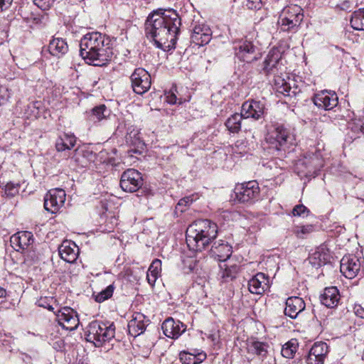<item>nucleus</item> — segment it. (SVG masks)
Here are the masks:
<instances>
[{"instance_id": "1", "label": "nucleus", "mask_w": 364, "mask_h": 364, "mask_svg": "<svg viewBox=\"0 0 364 364\" xmlns=\"http://www.w3.org/2000/svg\"><path fill=\"white\" fill-rule=\"evenodd\" d=\"M181 20L173 9H158L151 12L144 23L145 33L156 46L164 51L174 49Z\"/></svg>"}, {"instance_id": "2", "label": "nucleus", "mask_w": 364, "mask_h": 364, "mask_svg": "<svg viewBox=\"0 0 364 364\" xmlns=\"http://www.w3.org/2000/svg\"><path fill=\"white\" fill-rule=\"evenodd\" d=\"M80 53L88 64L102 66L111 60L114 55L112 41L100 32L88 33L80 40Z\"/></svg>"}, {"instance_id": "3", "label": "nucleus", "mask_w": 364, "mask_h": 364, "mask_svg": "<svg viewBox=\"0 0 364 364\" xmlns=\"http://www.w3.org/2000/svg\"><path fill=\"white\" fill-rule=\"evenodd\" d=\"M218 235V225L210 220H198L191 224L186 234L188 247L193 251H202Z\"/></svg>"}, {"instance_id": "4", "label": "nucleus", "mask_w": 364, "mask_h": 364, "mask_svg": "<svg viewBox=\"0 0 364 364\" xmlns=\"http://www.w3.org/2000/svg\"><path fill=\"white\" fill-rule=\"evenodd\" d=\"M295 135L291 129L279 124L272 125L266 136L267 149L272 154L277 152L278 156H282V151L295 144Z\"/></svg>"}, {"instance_id": "5", "label": "nucleus", "mask_w": 364, "mask_h": 364, "mask_svg": "<svg viewBox=\"0 0 364 364\" xmlns=\"http://www.w3.org/2000/svg\"><path fill=\"white\" fill-rule=\"evenodd\" d=\"M115 326L113 323H105L95 321L91 322L85 333L86 340L100 347L114 337Z\"/></svg>"}, {"instance_id": "6", "label": "nucleus", "mask_w": 364, "mask_h": 364, "mask_svg": "<svg viewBox=\"0 0 364 364\" xmlns=\"http://www.w3.org/2000/svg\"><path fill=\"white\" fill-rule=\"evenodd\" d=\"M323 166V160L319 150L309 151L298 159L294 165V171L302 176H310Z\"/></svg>"}, {"instance_id": "7", "label": "nucleus", "mask_w": 364, "mask_h": 364, "mask_svg": "<svg viewBox=\"0 0 364 364\" xmlns=\"http://www.w3.org/2000/svg\"><path fill=\"white\" fill-rule=\"evenodd\" d=\"M303 9L297 5H291L282 11L278 23L283 31L296 33L303 21Z\"/></svg>"}, {"instance_id": "8", "label": "nucleus", "mask_w": 364, "mask_h": 364, "mask_svg": "<svg viewBox=\"0 0 364 364\" xmlns=\"http://www.w3.org/2000/svg\"><path fill=\"white\" fill-rule=\"evenodd\" d=\"M235 55L240 60L251 63L261 58L259 48L247 38L235 40L233 43Z\"/></svg>"}, {"instance_id": "9", "label": "nucleus", "mask_w": 364, "mask_h": 364, "mask_svg": "<svg viewBox=\"0 0 364 364\" xmlns=\"http://www.w3.org/2000/svg\"><path fill=\"white\" fill-rule=\"evenodd\" d=\"M235 199L240 203H254L259 198L260 188L256 181L237 184L234 189Z\"/></svg>"}, {"instance_id": "10", "label": "nucleus", "mask_w": 364, "mask_h": 364, "mask_svg": "<svg viewBox=\"0 0 364 364\" xmlns=\"http://www.w3.org/2000/svg\"><path fill=\"white\" fill-rule=\"evenodd\" d=\"M12 247L17 252H21L28 257L34 256L33 252V245L34 242L33 235L29 231H21L13 235L10 238Z\"/></svg>"}, {"instance_id": "11", "label": "nucleus", "mask_w": 364, "mask_h": 364, "mask_svg": "<svg viewBox=\"0 0 364 364\" xmlns=\"http://www.w3.org/2000/svg\"><path fill=\"white\" fill-rule=\"evenodd\" d=\"M191 43L198 46L208 44L212 38V31L203 21H193L190 26Z\"/></svg>"}, {"instance_id": "12", "label": "nucleus", "mask_w": 364, "mask_h": 364, "mask_svg": "<svg viewBox=\"0 0 364 364\" xmlns=\"http://www.w3.org/2000/svg\"><path fill=\"white\" fill-rule=\"evenodd\" d=\"M131 86L137 95H143L151 87L150 74L142 68H136L130 76Z\"/></svg>"}, {"instance_id": "13", "label": "nucleus", "mask_w": 364, "mask_h": 364, "mask_svg": "<svg viewBox=\"0 0 364 364\" xmlns=\"http://www.w3.org/2000/svg\"><path fill=\"white\" fill-rule=\"evenodd\" d=\"M143 185L141 173L134 168H129L121 176L120 187L124 191L133 193Z\"/></svg>"}, {"instance_id": "14", "label": "nucleus", "mask_w": 364, "mask_h": 364, "mask_svg": "<svg viewBox=\"0 0 364 364\" xmlns=\"http://www.w3.org/2000/svg\"><path fill=\"white\" fill-rule=\"evenodd\" d=\"M55 316L58 324L68 331L75 330L80 323L77 313L68 306L59 309Z\"/></svg>"}, {"instance_id": "15", "label": "nucleus", "mask_w": 364, "mask_h": 364, "mask_svg": "<svg viewBox=\"0 0 364 364\" xmlns=\"http://www.w3.org/2000/svg\"><path fill=\"white\" fill-rule=\"evenodd\" d=\"M65 191L61 188L50 190L44 198V208L51 213H57L65 201Z\"/></svg>"}, {"instance_id": "16", "label": "nucleus", "mask_w": 364, "mask_h": 364, "mask_svg": "<svg viewBox=\"0 0 364 364\" xmlns=\"http://www.w3.org/2000/svg\"><path fill=\"white\" fill-rule=\"evenodd\" d=\"M312 100L318 108L331 110L337 106L338 97L335 92L324 90L316 93Z\"/></svg>"}, {"instance_id": "17", "label": "nucleus", "mask_w": 364, "mask_h": 364, "mask_svg": "<svg viewBox=\"0 0 364 364\" xmlns=\"http://www.w3.org/2000/svg\"><path fill=\"white\" fill-rule=\"evenodd\" d=\"M282 54L279 48H272L263 62L262 71L266 75H276L282 67Z\"/></svg>"}, {"instance_id": "18", "label": "nucleus", "mask_w": 364, "mask_h": 364, "mask_svg": "<svg viewBox=\"0 0 364 364\" xmlns=\"http://www.w3.org/2000/svg\"><path fill=\"white\" fill-rule=\"evenodd\" d=\"M361 261L355 255H346L341 260V272L348 279L355 277L360 270Z\"/></svg>"}, {"instance_id": "19", "label": "nucleus", "mask_w": 364, "mask_h": 364, "mask_svg": "<svg viewBox=\"0 0 364 364\" xmlns=\"http://www.w3.org/2000/svg\"><path fill=\"white\" fill-rule=\"evenodd\" d=\"M264 105L260 101L245 102L241 108V114L244 119L252 118L258 120L264 115Z\"/></svg>"}, {"instance_id": "20", "label": "nucleus", "mask_w": 364, "mask_h": 364, "mask_svg": "<svg viewBox=\"0 0 364 364\" xmlns=\"http://www.w3.org/2000/svg\"><path fill=\"white\" fill-rule=\"evenodd\" d=\"M232 253V246L223 240L214 241L210 251V256L220 262H225Z\"/></svg>"}, {"instance_id": "21", "label": "nucleus", "mask_w": 364, "mask_h": 364, "mask_svg": "<svg viewBox=\"0 0 364 364\" xmlns=\"http://www.w3.org/2000/svg\"><path fill=\"white\" fill-rule=\"evenodd\" d=\"M161 329L166 337L176 339L186 331V326L180 321L169 317L163 322Z\"/></svg>"}, {"instance_id": "22", "label": "nucleus", "mask_w": 364, "mask_h": 364, "mask_svg": "<svg viewBox=\"0 0 364 364\" xmlns=\"http://www.w3.org/2000/svg\"><path fill=\"white\" fill-rule=\"evenodd\" d=\"M58 253L62 259L68 263H73L79 255V248L75 242L64 240L58 247Z\"/></svg>"}, {"instance_id": "23", "label": "nucleus", "mask_w": 364, "mask_h": 364, "mask_svg": "<svg viewBox=\"0 0 364 364\" xmlns=\"http://www.w3.org/2000/svg\"><path fill=\"white\" fill-rule=\"evenodd\" d=\"M269 287V278L264 273L256 274L248 282V289L252 294H262Z\"/></svg>"}, {"instance_id": "24", "label": "nucleus", "mask_w": 364, "mask_h": 364, "mask_svg": "<svg viewBox=\"0 0 364 364\" xmlns=\"http://www.w3.org/2000/svg\"><path fill=\"white\" fill-rule=\"evenodd\" d=\"M148 321L149 320L145 321V316L143 314L135 312L128 323L129 333L133 337L141 335L146 330Z\"/></svg>"}, {"instance_id": "25", "label": "nucleus", "mask_w": 364, "mask_h": 364, "mask_svg": "<svg viewBox=\"0 0 364 364\" xmlns=\"http://www.w3.org/2000/svg\"><path fill=\"white\" fill-rule=\"evenodd\" d=\"M305 302L299 296L289 297L286 301L284 314L291 318H296L305 309Z\"/></svg>"}, {"instance_id": "26", "label": "nucleus", "mask_w": 364, "mask_h": 364, "mask_svg": "<svg viewBox=\"0 0 364 364\" xmlns=\"http://www.w3.org/2000/svg\"><path fill=\"white\" fill-rule=\"evenodd\" d=\"M320 300L321 304L328 308L337 306L340 301L338 289L336 287H326L321 295Z\"/></svg>"}, {"instance_id": "27", "label": "nucleus", "mask_w": 364, "mask_h": 364, "mask_svg": "<svg viewBox=\"0 0 364 364\" xmlns=\"http://www.w3.org/2000/svg\"><path fill=\"white\" fill-rule=\"evenodd\" d=\"M111 113L105 105H100L92 108L87 113V119L93 124H100L107 119Z\"/></svg>"}, {"instance_id": "28", "label": "nucleus", "mask_w": 364, "mask_h": 364, "mask_svg": "<svg viewBox=\"0 0 364 364\" xmlns=\"http://www.w3.org/2000/svg\"><path fill=\"white\" fill-rule=\"evenodd\" d=\"M330 255L325 247L321 246L309 257V263L315 267H321L329 262Z\"/></svg>"}, {"instance_id": "29", "label": "nucleus", "mask_w": 364, "mask_h": 364, "mask_svg": "<svg viewBox=\"0 0 364 364\" xmlns=\"http://www.w3.org/2000/svg\"><path fill=\"white\" fill-rule=\"evenodd\" d=\"M274 85L277 91L285 96H296L301 92L297 86H291L285 79L279 76L275 77Z\"/></svg>"}, {"instance_id": "30", "label": "nucleus", "mask_w": 364, "mask_h": 364, "mask_svg": "<svg viewBox=\"0 0 364 364\" xmlns=\"http://www.w3.org/2000/svg\"><path fill=\"white\" fill-rule=\"evenodd\" d=\"M77 138L72 133H63L55 141V148L58 151H64L72 149L76 144Z\"/></svg>"}, {"instance_id": "31", "label": "nucleus", "mask_w": 364, "mask_h": 364, "mask_svg": "<svg viewBox=\"0 0 364 364\" xmlns=\"http://www.w3.org/2000/svg\"><path fill=\"white\" fill-rule=\"evenodd\" d=\"M48 51L52 55L60 58L68 51V46L63 38H53L49 43Z\"/></svg>"}, {"instance_id": "32", "label": "nucleus", "mask_w": 364, "mask_h": 364, "mask_svg": "<svg viewBox=\"0 0 364 364\" xmlns=\"http://www.w3.org/2000/svg\"><path fill=\"white\" fill-rule=\"evenodd\" d=\"M269 348V346L266 342L253 341L249 342L247 344L248 353L257 355L262 358L267 357Z\"/></svg>"}, {"instance_id": "33", "label": "nucleus", "mask_w": 364, "mask_h": 364, "mask_svg": "<svg viewBox=\"0 0 364 364\" xmlns=\"http://www.w3.org/2000/svg\"><path fill=\"white\" fill-rule=\"evenodd\" d=\"M221 269L220 277L223 282H228L235 278L239 267L237 264H228L224 263L220 265Z\"/></svg>"}, {"instance_id": "34", "label": "nucleus", "mask_w": 364, "mask_h": 364, "mask_svg": "<svg viewBox=\"0 0 364 364\" xmlns=\"http://www.w3.org/2000/svg\"><path fill=\"white\" fill-rule=\"evenodd\" d=\"M206 357L205 353H200L198 357L185 350L179 354V359L182 364H200L205 360Z\"/></svg>"}, {"instance_id": "35", "label": "nucleus", "mask_w": 364, "mask_h": 364, "mask_svg": "<svg viewBox=\"0 0 364 364\" xmlns=\"http://www.w3.org/2000/svg\"><path fill=\"white\" fill-rule=\"evenodd\" d=\"M243 117L241 114H232L225 122L227 129L232 133H238L241 129V122Z\"/></svg>"}, {"instance_id": "36", "label": "nucleus", "mask_w": 364, "mask_h": 364, "mask_svg": "<svg viewBox=\"0 0 364 364\" xmlns=\"http://www.w3.org/2000/svg\"><path fill=\"white\" fill-rule=\"evenodd\" d=\"M350 25L354 30L364 31V9H360L353 13Z\"/></svg>"}, {"instance_id": "37", "label": "nucleus", "mask_w": 364, "mask_h": 364, "mask_svg": "<svg viewBox=\"0 0 364 364\" xmlns=\"http://www.w3.org/2000/svg\"><path fill=\"white\" fill-rule=\"evenodd\" d=\"M310 350L312 351V353H316L317 357H321L324 360L329 352L328 345L326 343L322 341L314 343L310 348Z\"/></svg>"}, {"instance_id": "38", "label": "nucleus", "mask_w": 364, "mask_h": 364, "mask_svg": "<svg viewBox=\"0 0 364 364\" xmlns=\"http://www.w3.org/2000/svg\"><path fill=\"white\" fill-rule=\"evenodd\" d=\"M297 347L298 343L296 341H290L283 346L281 353L284 358H291L296 352Z\"/></svg>"}, {"instance_id": "39", "label": "nucleus", "mask_w": 364, "mask_h": 364, "mask_svg": "<svg viewBox=\"0 0 364 364\" xmlns=\"http://www.w3.org/2000/svg\"><path fill=\"white\" fill-rule=\"evenodd\" d=\"M114 289L115 287L113 284L109 285L105 289L95 295V300L98 303L105 301L112 296Z\"/></svg>"}, {"instance_id": "40", "label": "nucleus", "mask_w": 364, "mask_h": 364, "mask_svg": "<svg viewBox=\"0 0 364 364\" xmlns=\"http://www.w3.org/2000/svg\"><path fill=\"white\" fill-rule=\"evenodd\" d=\"M267 0H246L245 6L250 10H259L267 3Z\"/></svg>"}, {"instance_id": "41", "label": "nucleus", "mask_w": 364, "mask_h": 364, "mask_svg": "<svg viewBox=\"0 0 364 364\" xmlns=\"http://www.w3.org/2000/svg\"><path fill=\"white\" fill-rule=\"evenodd\" d=\"M20 185L18 183H14L9 182L4 187L5 194L8 196L13 197L18 193Z\"/></svg>"}, {"instance_id": "42", "label": "nucleus", "mask_w": 364, "mask_h": 364, "mask_svg": "<svg viewBox=\"0 0 364 364\" xmlns=\"http://www.w3.org/2000/svg\"><path fill=\"white\" fill-rule=\"evenodd\" d=\"M314 230V227L311 225L297 226L294 229V233L298 237L303 238L305 235L311 233Z\"/></svg>"}, {"instance_id": "43", "label": "nucleus", "mask_w": 364, "mask_h": 364, "mask_svg": "<svg viewBox=\"0 0 364 364\" xmlns=\"http://www.w3.org/2000/svg\"><path fill=\"white\" fill-rule=\"evenodd\" d=\"M161 270V262L159 259H155L149 267L147 273L154 274L159 277Z\"/></svg>"}, {"instance_id": "44", "label": "nucleus", "mask_w": 364, "mask_h": 364, "mask_svg": "<svg viewBox=\"0 0 364 364\" xmlns=\"http://www.w3.org/2000/svg\"><path fill=\"white\" fill-rule=\"evenodd\" d=\"M54 301L53 297H41L37 301L36 304L38 306L47 309L50 311H53V307L52 306V303Z\"/></svg>"}, {"instance_id": "45", "label": "nucleus", "mask_w": 364, "mask_h": 364, "mask_svg": "<svg viewBox=\"0 0 364 364\" xmlns=\"http://www.w3.org/2000/svg\"><path fill=\"white\" fill-rule=\"evenodd\" d=\"M309 210L303 204L296 205L292 210L294 216L306 217L309 213Z\"/></svg>"}, {"instance_id": "46", "label": "nucleus", "mask_w": 364, "mask_h": 364, "mask_svg": "<svg viewBox=\"0 0 364 364\" xmlns=\"http://www.w3.org/2000/svg\"><path fill=\"white\" fill-rule=\"evenodd\" d=\"M324 360L323 358L317 357V355L312 353L310 350L306 358V364H323Z\"/></svg>"}, {"instance_id": "47", "label": "nucleus", "mask_w": 364, "mask_h": 364, "mask_svg": "<svg viewBox=\"0 0 364 364\" xmlns=\"http://www.w3.org/2000/svg\"><path fill=\"white\" fill-rule=\"evenodd\" d=\"M265 167L267 168H269L270 170H272V176H277L279 174H280V169H281V166L280 164H278V162L277 161H270L269 162H267L265 165Z\"/></svg>"}, {"instance_id": "48", "label": "nucleus", "mask_w": 364, "mask_h": 364, "mask_svg": "<svg viewBox=\"0 0 364 364\" xmlns=\"http://www.w3.org/2000/svg\"><path fill=\"white\" fill-rule=\"evenodd\" d=\"M33 3L41 9L46 11L51 7L54 0H33Z\"/></svg>"}, {"instance_id": "49", "label": "nucleus", "mask_w": 364, "mask_h": 364, "mask_svg": "<svg viewBox=\"0 0 364 364\" xmlns=\"http://www.w3.org/2000/svg\"><path fill=\"white\" fill-rule=\"evenodd\" d=\"M10 97V93L8 88L0 85V105L4 104Z\"/></svg>"}, {"instance_id": "50", "label": "nucleus", "mask_w": 364, "mask_h": 364, "mask_svg": "<svg viewBox=\"0 0 364 364\" xmlns=\"http://www.w3.org/2000/svg\"><path fill=\"white\" fill-rule=\"evenodd\" d=\"M192 203H193V199L191 198V197H190V196L184 197L178 201V203L177 204V208H179L181 206H188V205H190Z\"/></svg>"}, {"instance_id": "51", "label": "nucleus", "mask_w": 364, "mask_h": 364, "mask_svg": "<svg viewBox=\"0 0 364 364\" xmlns=\"http://www.w3.org/2000/svg\"><path fill=\"white\" fill-rule=\"evenodd\" d=\"M12 1L13 0H0V12L9 9Z\"/></svg>"}, {"instance_id": "52", "label": "nucleus", "mask_w": 364, "mask_h": 364, "mask_svg": "<svg viewBox=\"0 0 364 364\" xmlns=\"http://www.w3.org/2000/svg\"><path fill=\"white\" fill-rule=\"evenodd\" d=\"M178 99L177 98L176 95L173 92L169 93L166 96V101L170 105H175L178 103Z\"/></svg>"}, {"instance_id": "53", "label": "nucleus", "mask_w": 364, "mask_h": 364, "mask_svg": "<svg viewBox=\"0 0 364 364\" xmlns=\"http://www.w3.org/2000/svg\"><path fill=\"white\" fill-rule=\"evenodd\" d=\"M355 315L361 318H364V308L360 305H355L354 307Z\"/></svg>"}, {"instance_id": "54", "label": "nucleus", "mask_w": 364, "mask_h": 364, "mask_svg": "<svg viewBox=\"0 0 364 364\" xmlns=\"http://www.w3.org/2000/svg\"><path fill=\"white\" fill-rule=\"evenodd\" d=\"M157 278H158V277H156V276H155L154 274H149V273H147V274H146L147 282L152 287L154 286L155 282H156Z\"/></svg>"}, {"instance_id": "55", "label": "nucleus", "mask_w": 364, "mask_h": 364, "mask_svg": "<svg viewBox=\"0 0 364 364\" xmlns=\"http://www.w3.org/2000/svg\"><path fill=\"white\" fill-rule=\"evenodd\" d=\"M6 290L0 287V304H2L6 300Z\"/></svg>"}, {"instance_id": "56", "label": "nucleus", "mask_w": 364, "mask_h": 364, "mask_svg": "<svg viewBox=\"0 0 364 364\" xmlns=\"http://www.w3.org/2000/svg\"><path fill=\"white\" fill-rule=\"evenodd\" d=\"M200 353H204L203 350H200L198 349H192L191 351H189V353H191L196 356V355H199Z\"/></svg>"}, {"instance_id": "57", "label": "nucleus", "mask_w": 364, "mask_h": 364, "mask_svg": "<svg viewBox=\"0 0 364 364\" xmlns=\"http://www.w3.org/2000/svg\"><path fill=\"white\" fill-rule=\"evenodd\" d=\"M348 4H349V1H343V2L342 3V4H341V8H342L343 9H348L349 8V5H348Z\"/></svg>"}, {"instance_id": "58", "label": "nucleus", "mask_w": 364, "mask_h": 364, "mask_svg": "<svg viewBox=\"0 0 364 364\" xmlns=\"http://www.w3.org/2000/svg\"><path fill=\"white\" fill-rule=\"evenodd\" d=\"M75 154L72 159H74L75 161H78V159L76 156V155H77V153L79 151V150L77 149L75 150Z\"/></svg>"}, {"instance_id": "59", "label": "nucleus", "mask_w": 364, "mask_h": 364, "mask_svg": "<svg viewBox=\"0 0 364 364\" xmlns=\"http://www.w3.org/2000/svg\"><path fill=\"white\" fill-rule=\"evenodd\" d=\"M132 132H130V133H129V134H127V136H126V139H127V141H129V140H131V139L132 138Z\"/></svg>"}, {"instance_id": "60", "label": "nucleus", "mask_w": 364, "mask_h": 364, "mask_svg": "<svg viewBox=\"0 0 364 364\" xmlns=\"http://www.w3.org/2000/svg\"><path fill=\"white\" fill-rule=\"evenodd\" d=\"M138 135H139V132H138V131H136V132H135L134 133L133 136H134V138H136V136H138Z\"/></svg>"}, {"instance_id": "61", "label": "nucleus", "mask_w": 364, "mask_h": 364, "mask_svg": "<svg viewBox=\"0 0 364 364\" xmlns=\"http://www.w3.org/2000/svg\"><path fill=\"white\" fill-rule=\"evenodd\" d=\"M178 100H179L178 103L181 104L182 102L181 99H179Z\"/></svg>"}, {"instance_id": "62", "label": "nucleus", "mask_w": 364, "mask_h": 364, "mask_svg": "<svg viewBox=\"0 0 364 364\" xmlns=\"http://www.w3.org/2000/svg\"><path fill=\"white\" fill-rule=\"evenodd\" d=\"M279 163H283V161L282 160H279Z\"/></svg>"}]
</instances>
